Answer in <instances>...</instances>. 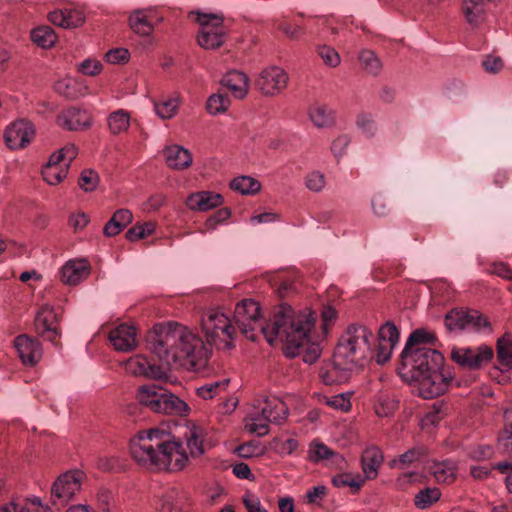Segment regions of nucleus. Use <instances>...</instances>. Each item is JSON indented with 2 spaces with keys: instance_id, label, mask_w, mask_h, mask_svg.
I'll return each instance as SVG.
<instances>
[{
  "instance_id": "nucleus-1",
  "label": "nucleus",
  "mask_w": 512,
  "mask_h": 512,
  "mask_svg": "<svg viewBox=\"0 0 512 512\" xmlns=\"http://www.w3.org/2000/svg\"><path fill=\"white\" fill-rule=\"evenodd\" d=\"M148 349L159 358L160 365L152 363L146 356L136 355L125 364L126 370L136 376L161 379L167 370L189 365L193 370L204 368L210 350L201 337L178 323L155 325L146 338Z\"/></svg>"
},
{
  "instance_id": "nucleus-2",
  "label": "nucleus",
  "mask_w": 512,
  "mask_h": 512,
  "mask_svg": "<svg viewBox=\"0 0 512 512\" xmlns=\"http://www.w3.org/2000/svg\"><path fill=\"white\" fill-rule=\"evenodd\" d=\"M130 453L140 467L149 471H180L189 461L182 442L171 440L158 428L140 431L132 438Z\"/></svg>"
},
{
  "instance_id": "nucleus-3",
  "label": "nucleus",
  "mask_w": 512,
  "mask_h": 512,
  "mask_svg": "<svg viewBox=\"0 0 512 512\" xmlns=\"http://www.w3.org/2000/svg\"><path fill=\"white\" fill-rule=\"evenodd\" d=\"M402 366L418 383L419 394L425 399L442 395L453 379L451 371L444 369V357L430 347H416L414 350L402 351Z\"/></svg>"
},
{
  "instance_id": "nucleus-4",
  "label": "nucleus",
  "mask_w": 512,
  "mask_h": 512,
  "mask_svg": "<svg viewBox=\"0 0 512 512\" xmlns=\"http://www.w3.org/2000/svg\"><path fill=\"white\" fill-rule=\"evenodd\" d=\"M315 322V312H295L290 306L281 305L274 315L272 324L262 328V334L271 345L276 339H280L284 343L283 353L289 358H294L309 342Z\"/></svg>"
},
{
  "instance_id": "nucleus-5",
  "label": "nucleus",
  "mask_w": 512,
  "mask_h": 512,
  "mask_svg": "<svg viewBox=\"0 0 512 512\" xmlns=\"http://www.w3.org/2000/svg\"><path fill=\"white\" fill-rule=\"evenodd\" d=\"M373 340L374 334L366 326L349 325L334 350L338 364L348 366L352 371L364 367L372 358Z\"/></svg>"
},
{
  "instance_id": "nucleus-6",
  "label": "nucleus",
  "mask_w": 512,
  "mask_h": 512,
  "mask_svg": "<svg viewBox=\"0 0 512 512\" xmlns=\"http://www.w3.org/2000/svg\"><path fill=\"white\" fill-rule=\"evenodd\" d=\"M201 328L210 345L223 350L234 348L236 330L229 317L219 309H209L202 315Z\"/></svg>"
},
{
  "instance_id": "nucleus-7",
  "label": "nucleus",
  "mask_w": 512,
  "mask_h": 512,
  "mask_svg": "<svg viewBox=\"0 0 512 512\" xmlns=\"http://www.w3.org/2000/svg\"><path fill=\"white\" fill-rule=\"evenodd\" d=\"M190 17L199 25L197 42L200 47L206 50L220 48L226 41L228 28L225 25V18L222 13H203L193 11Z\"/></svg>"
},
{
  "instance_id": "nucleus-8",
  "label": "nucleus",
  "mask_w": 512,
  "mask_h": 512,
  "mask_svg": "<svg viewBox=\"0 0 512 512\" xmlns=\"http://www.w3.org/2000/svg\"><path fill=\"white\" fill-rule=\"evenodd\" d=\"M234 319L241 333L249 340L255 341L256 330L265 326L261 325V313L259 303L253 299H243L237 303L234 311Z\"/></svg>"
},
{
  "instance_id": "nucleus-9",
  "label": "nucleus",
  "mask_w": 512,
  "mask_h": 512,
  "mask_svg": "<svg viewBox=\"0 0 512 512\" xmlns=\"http://www.w3.org/2000/svg\"><path fill=\"white\" fill-rule=\"evenodd\" d=\"M494 356L493 349L485 344L478 347H457L451 350V359L459 366L476 370L487 364Z\"/></svg>"
},
{
  "instance_id": "nucleus-10",
  "label": "nucleus",
  "mask_w": 512,
  "mask_h": 512,
  "mask_svg": "<svg viewBox=\"0 0 512 512\" xmlns=\"http://www.w3.org/2000/svg\"><path fill=\"white\" fill-rule=\"evenodd\" d=\"M82 473L79 471L66 472L60 475L51 487L53 505H66L80 491Z\"/></svg>"
},
{
  "instance_id": "nucleus-11",
  "label": "nucleus",
  "mask_w": 512,
  "mask_h": 512,
  "mask_svg": "<svg viewBox=\"0 0 512 512\" xmlns=\"http://www.w3.org/2000/svg\"><path fill=\"white\" fill-rule=\"evenodd\" d=\"M35 331L44 340L50 341L56 346L61 337L57 313L50 305H44L35 316Z\"/></svg>"
},
{
  "instance_id": "nucleus-12",
  "label": "nucleus",
  "mask_w": 512,
  "mask_h": 512,
  "mask_svg": "<svg viewBox=\"0 0 512 512\" xmlns=\"http://www.w3.org/2000/svg\"><path fill=\"white\" fill-rule=\"evenodd\" d=\"M288 83V75L277 66L265 68L259 75L256 85L262 94L273 96L280 93Z\"/></svg>"
},
{
  "instance_id": "nucleus-13",
  "label": "nucleus",
  "mask_w": 512,
  "mask_h": 512,
  "mask_svg": "<svg viewBox=\"0 0 512 512\" xmlns=\"http://www.w3.org/2000/svg\"><path fill=\"white\" fill-rule=\"evenodd\" d=\"M34 134V127L30 122L19 120L12 123L6 129L4 139L8 148L16 150L29 144Z\"/></svg>"
},
{
  "instance_id": "nucleus-14",
  "label": "nucleus",
  "mask_w": 512,
  "mask_h": 512,
  "mask_svg": "<svg viewBox=\"0 0 512 512\" xmlns=\"http://www.w3.org/2000/svg\"><path fill=\"white\" fill-rule=\"evenodd\" d=\"M14 347L24 365L34 366L42 358L41 344L27 334L17 336L14 339Z\"/></svg>"
},
{
  "instance_id": "nucleus-15",
  "label": "nucleus",
  "mask_w": 512,
  "mask_h": 512,
  "mask_svg": "<svg viewBox=\"0 0 512 512\" xmlns=\"http://www.w3.org/2000/svg\"><path fill=\"white\" fill-rule=\"evenodd\" d=\"M399 340V332L397 327L392 322H387L382 325L378 332V349L376 361L379 364L387 362L392 354V351Z\"/></svg>"
},
{
  "instance_id": "nucleus-16",
  "label": "nucleus",
  "mask_w": 512,
  "mask_h": 512,
  "mask_svg": "<svg viewBox=\"0 0 512 512\" xmlns=\"http://www.w3.org/2000/svg\"><path fill=\"white\" fill-rule=\"evenodd\" d=\"M56 123L67 131H80L92 124V118L86 110L69 108L58 114Z\"/></svg>"
},
{
  "instance_id": "nucleus-17",
  "label": "nucleus",
  "mask_w": 512,
  "mask_h": 512,
  "mask_svg": "<svg viewBox=\"0 0 512 512\" xmlns=\"http://www.w3.org/2000/svg\"><path fill=\"white\" fill-rule=\"evenodd\" d=\"M109 340L118 351L129 352L136 348V330L133 326L119 325L109 334Z\"/></svg>"
},
{
  "instance_id": "nucleus-18",
  "label": "nucleus",
  "mask_w": 512,
  "mask_h": 512,
  "mask_svg": "<svg viewBox=\"0 0 512 512\" xmlns=\"http://www.w3.org/2000/svg\"><path fill=\"white\" fill-rule=\"evenodd\" d=\"M90 273V265L85 259L70 260L61 269L64 284L74 286L85 280Z\"/></svg>"
},
{
  "instance_id": "nucleus-19",
  "label": "nucleus",
  "mask_w": 512,
  "mask_h": 512,
  "mask_svg": "<svg viewBox=\"0 0 512 512\" xmlns=\"http://www.w3.org/2000/svg\"><path fill=\"white\" fill-rule=\"evenodd\" d=\"M383 461V453L377 446H369L362 452L361 468L364 474V481L373 480L378 476L379 468Z\"/></svg>"
},
{
  "instance_id": "nucleus-20",
  "label": "nucleus",
  "mask_w": 512,
  "mask_h": 512,
  "mask_svg": "<svg viewBox=\"0 0 512 512\" xmlns=\"http://www.w3.org/2000/svg\"><path fill=\"white\" fill-rule=\"evenodd\" d=\"M156 13L150 9H139L129 16V26L138 35L148 36L154 31Z\"/></svg>"
},
{
  "instance_id": "nucleus-21",
  "label": "nucleus",
  "mask_w": 512,
  "mask_h": 512,
  "mask_svg": "<svg viewBox=\"0 0 512 512\" xmlns=\"http://www.w3.org/2000/svg\"><path fill=\"white\" fill-rule=\"evenodd\" d=\"M222 203V195L211 191L192 193L186 200L188 208L194 211H208L220 206Z\"/></svg>"
},
{
  "instance_id": "nucleus-22",
  "label": "nucleus",
  "mask_w": 512,
  "mask_h": 512,
  "mask_svg": "<svg viewBox=\"0 0 512 512\" xmlns=\"http://www.w3.org/2000/svg\"><path fill=\"white\" fill-rule=\"evenodd\" d=\"M399 399L390 390H380L374 397L373 409L380 418H390L399 407Z\"/></svg>"
},
{
  "instance_id": "nucleus-23",
  "label": "nucleus",
  "mask_w": 512,
  "mask_h": 512,
  "mask_svg": "<svg viewBox=\"0 0 512 512\" xmlns=\"http://www.w3.org/2000/svg\"><path fill=\"white\" fill-rule=\"evenodd\" d=\"M221 84L225 86L236 99L245 98L249 91V78L241 71H229L222 78Z\"/></svg>"
},
{
  "instance_id": "nucleus-24",
  "label": "nucleus",
  "mask_w": 512,
  "mask_h": 512,
  "mask_svg": "<svg viewBox=\"0 0 512 512\" xmlns=\"http://www.w3.org/2000/svg\"><path fill=\"white\" fill-rule=\"evenodd\" d=\"M350 371L352 370L348 366L339 365L336 355L333 354L332 362L320 368L319 377L324 384L333 385L346 381Z\"/></svg>"
},
{
  "instance_id": "nucleus-25",
  "label": "nucleus",
  "mask_w": 512,
  "mask_h": 512,
  "mask_svg": "<svg viewBox=\"0 0 512 512\" xmlns=\"http://www.w3.org/2000/svg\"><path fill=\"white\" fill-rule=\"evenodd\" d=\"M167 165L174 170H183L192 164V154L180 145H171L164 150Z\"/></svg>"
},
{
  "instance_id": "nucleus-26",
  "label": "nucleus",
  "mask_w": 512,
  "mask_h": 512,
  "mask_svg": "<svg viewBox=\"0 0 512 512\" xmlns=\"http://www.w3.org/2000/svg\"><path fill=\"white\" fill-rule=\"evenodd\" d=\"M262 416L270 423L280 424L288 416L287 405L277 397L265 399V405L261 408Z\"/></svg>"
},
{
  "instance_id": "nucleus-27",
  "label": "nucleus",
  "mask_w": 512,
  "mask_h": 512,
  "mask_svg": "<svg viewBox=\"0 0 512 512\" xmlns=\"http://www.w3.org/2000/svg\"><path fill=\"white\" fill-rule=\"evenodd\" d=\"M188 411L189 407L185 401L163 389L159 405L156 408L157 413L182 415Z\"/></svg>"
},
{
  "instance_id": "nucleus-28",
  "label": "nucleus",
  "mask_w": 512,
  "mask_h": 512,
  "mask_svg": "<svg viewBox=\"0 0 512 512\" xmlns=\"http://www.w3.org/2000/svg\"><path fill=\"white\" fill-rule=\"evenodd\" d=\"M497 368L501 371H512V336L504 335L497 340Z\"/></svg>"
},
{
  "instance_id": "nucleus-29",
  "label": "nucleus",
  "mask_w": 512,
  "mask_h": 512,
  "mask_svg": "<svg viewBox=\"0 0 512 512\" xmlns=\"http://www.w3.org/2000/svg\"><path fill=\"white\" fill-rule=\"evenodd\" d=\"M133 220V214L128 209H118L105 224L103 233L107 237L118 235Z\"/></svg>"
},
{
  "instance_id": "nucleus-30",
  "label": "nucleus",
  "mask_w": 512,
  "mask_h": 512,
  "mask_svg": "<svg viewBox=\"0 0 512 512\" xmlns=\"http://www.w3.org/2000/svg\"><path fill=\"white\" fill-rule=\"evenodd\" d=\"M183 437L185 438L186 446L192 457L200 456L204 453V430L201 427L196 426L195 424L187 426Z\"/></svg>"
},
{
  "instance_id": "nucleus-31",
  "label": "nucleus",
  "mask_w": 512,
  "mask_h": 512,
  "mask_svg": "<svg viewBox=\"0 0 512 512\" xmlns=\"http://www.w3.org/2000/svg\"><path fill=\"white\" fill-rule=\"evenodd\" d=\"M0 512H52V510L44 505L40 498L33 497L26 499L24 502H10L2 506Z\"/></svg>"
},
{
  "instance_id": "nucleus-32",
  "label": "nucleus",
  "mask_w": 512,
  "mask_h": 512,
  "mask_svg": "<svg viewBox=\"0 0 512 512\" xmlns=\"http://www.w3.org/2000/svg\"><path fill=\"white\" fill-rule=\"evenodd\" d=\"M427 455V449L423 445H416L406 452L393 459L391 462L392 467L399 469H406L412 464L421 461Z\"/></svg>"
},
{
  "instance_id": "nucleus-33",
  "label": "nucleus",
  "mask_w": 512,
  "mask_h": 512,
  "mask_svg": "<svg viewBox=\"0 0 512 512\" xmlns=\"http://www.w3.org/2000/svg\"><path fill=\"white\" fill-rule=\"evenodd\" d=\"M131 115L124 109L111 112L107 117L108 130L112 135H119L128 131Z\"/></svg>"
},
{
  "instance_id": "nucleus-34",
  "label": "nucleus",
  "mask_w": 512,
  "mask_h": 512,
  "mask_svg": "<svg viewBox=\"0 0 512 512\" xmlns=\"http://www.w3.org/2000/svg\"><path fill=\"white\" fill-rule=\"evenodd\" d=\"M162 391L163 388L158 385H144L138 389L137 398L142 405L156 412V408L158 407L161 399Z\"/></svg>"
},
{
  "instance_id": "nucleus-35",
  "label": "nucleus",
  "mask_w": 512,
  "mask_h": 512,
  "mask_svg": "<svg viewBox=\"0 0 512 512\" xmlns=\"http://www.w3.org/2000/svg\"><path fill=\"white\" fill-rule=\"evenodd\" d=\"M309 459L312 462L332 459L333 463L338 465L340 468H342V465L345 463V459L342 455L331 450L323 443H316L310 447Z\"/></svg>"
},
{
  "instance_id": "nucleus-36",
  "label": "nucleus",
  "mask_w": 512,
  "mask_h": 512,
  "mask_svg": "<svg viewBox=\"0 0 512 512\" xmlns=\"http://www.w3.org/2000/svg\"><path fill=\"white\" fill-rule=\"evenodd\" d=\"M457 467L451 461H442L434 463L431 467V473L438 483H452L456 478Z\"/></svg>"
},
{
  "instance_id": "nucleus-37",
  "label": "nucleus",
  "mask_w": 512,
  "mask_h": 512,
  "mask_svg": "<svg viewBox=\"0 0 512 512\" xmlns=\"http://www.w3.org/2000/svg\"><path fill=\"white\" fill-rule=\"evenodd\" d=\"M230 188L242 195H254L261 189V183L251 176H238L230 182Z\"/></svg>"
},
{
  "instance_id": "nucleus-38",
  "label": "nucleus",
  "mask_w": 512,
  "mask_h": 512,
  "mask_svg": "<svg viewBox=\"0 0 512 512\" xmlns=\"http://www.w3.org/2000/svg\"><path fill=\"white\" fill-rule=\"evenodd\" d=\"M31 40L43 49L53 47L57 41V35L50 26H40L31 31Z\"/></svg>"
},
{
  "instance_id": "nucleus-39",
  "label": "nucleus",
  "mask_w": 512,
  "mask_h": 512,
  "mask_svg": "<svg viewBox=\"0 0 512 512\" xmlns=\"http://www.w3.org/2000/svg\"><path fill=\"white\" fill-rule=\"evenodd\" d=\"M313 124L318 128L329 127L334 122V112L327 106H314L309 110Z\"/></svg>"
},
{
  "instance_id": "nucleus-40",
  "label": "nucleus",
  "mask_w": 512,
  "mask_h": 512,
  "mask_svg": "<svg viewBox=\"0 0 512 512\" xmlns=\"http://www.w3.org/2000/svg\"><path fill=\"white\" fill-rule=\"evenodd\" d=\"M441 497V492L437 487H427L420 490L414 497V504L419 509H427L436 503Z\"/></svg>"
},
{
  "instance_id": "nucleus-41",
  "label": "nucleus",
  "mask_w": 512,
  "mask_h": 512,
  "mask_svg": "<svg viewBox=\"0 0 512 512\" xmlns=\"http://www.w3.org/2000/svg\"><path fill=\"white\" fill-rule=\"evenodd\" d=\"M468 310L454 309L448 312L444 319L445 327L450 332L465 330Z\"/></svg>"
},
{
  "instance_id": "nucleus-42",
  "label": "nucleus",
  "mask_w": 512,
  "mask_h": 512,
  "mask_svg": "<svg viewBox=\"0 0 512 512\" xmlns=\"http://www.w3.org/2000/svg\"><path fill=\"white\" fill-rule=\"evenodd\" d=\"M331 482L337 488L350 487L358 491L363 486L364 479L359 474L344 472L333 476Z\"/></svg>"
},
{
  "instance_id": "nucleus-43",
  "label": "nucleus",
  "mask_w": 512,
  "mask_h": 512,
  "mask_svg": "<svg viewBox=\"0 0 512 512\" xmlns=\"http://www.w3.org/2000/svg\"><path fill=\"white\" fill-rule=\"evenodd\" d=\"M230 380L224 378L219 381H213L197 388V395L204 400L212 399L222 391L226 390Z\"/></svg>"
},
{
  "instance_id": "nucleus-44",
  "label": "nucleus",
  "mask_w": 512,
  "mask_h": 512,
  "mask_svg": "<svg viewBox=\"0 0 512 512\" xmlns=\"http://www.w3.org/2000/svg\"><path fill=\"white\" fill-rule=\"evenodd\" d=\"M465 323V330H473L475 332H480L485 329L491 330V325L487 317L477 310H468V317Z\"/></svg>"
},
{
  "instance_id": "nucleus-45",
  "label": "nucleus",
  "mask_w": 512,
  "mask_h": 512,
  "mask_svg": "<svg viewBox=\"0 0 512 512\" xmlns=\"http://www.w3.org/2000/svg\"><path fill=\"white\" fill-rule=\"evenodd\" d=\"M434 336L424 329H417L413 331L403 349V351L414 350L416 347H427L426 344L432 342Z\"/></svg>"
},
{
  "instance_id": "nucleus-46",
  "label": "nucleus",
  "mask_w": 512,
  "mask_h": 512,
  "mask_svg": "<svg viewBox=\"0 0 512 512\" xmlns=\"http://www.w3.org/2000/svg\"><path fill=\"white\" fill-rule=\"evenodd\" d=\"M359 61L362 68L371 75H377L382 67L380 60L371 50H363L360 52Z\"/></svg>"
},
{
  "instance_id": "nucleus-47",
  "label": "nucleus",
  "mask_w": 512,
  "mask_h": 512,
  "mask_svg": "<svg viewBox=\"0 0 512 512\" xmlns=\"http://www.w3.org/2000/svg\"><path fill=\"white\" fill-rule=\"evenodd\" d=\"M68 174V168L63 166L45 165L42 168L43 179L49 185H56L60 183Z\"/></svg>"
},
{
  "instance_id": "nucleus-48",
  "label": "nucleus",
  "mask_w": 512,
  "mask_h": 512,
  "mask_svg": "<svg viewBox=\"0 0 512 512\" xmlns=\"http://www.w3.org/2000/svg\"><path fill=\"white\" fill-rule=\"evenodd\" d=\"M230 106V100L223 94L211 95L206 103V109L211 115L224 113Z\"/></svg>"
},
{
  "instance_id": "nucleus-49",
  "label": "nucleus",
  "mask_w": 512,
  "mask_h": 512,
  "mask_svg": "<svg viewBox=\"0 0 512 512\" xmlns=\"http://www.w3.org/2000/svg\"><path fill=\"white\" fill-rule=\"evenodd\" d=\"M178 106L177 98H168L155 104V112L161 119H171L176 115Z\"/></svg>"
},
{
  "instance_id": "nucleus-50",
  "label": "nucleus",
  "mask_w": 512,
  "mask_h": 512,
  "mask_svg": "<svg viewBox=\"0 0 512 512\" xmlns=\"http://www.w3.org/2000/svg\"><path fill=\"white\" fill-rule=\"evenodd\" d=\"M99 182L100 178L96 171L85 169L81 172L78 184L84 192H92L98 187Z\"/></svg>"
},
{
  "instance_id": "nucleus-51",
  "label": "nucleus",
  "mask_w": 512,
  "mask_h": 512,
  "mask_svg": "<svg viewBox=\"0 0 512 512\" xmlns=\"http://www.w3.org/2000/svg\"><path fill=\"white\" fill-rule=\"evenodd\" d=\"M266 448L258 441H249L237 447V453L242 458H253L264 455Z\"/></svg>"
},
{
  "instance_id": "nucleus-52",
  "label": "nucleus",
  "mask_w": 512,
  "mask_h": 512,
  "mask_svg": "<svg viewBox=\"0 0 512 512\" xmlns=\"http://www.w3.org/2000/svg\"><path fill=\"white\" fill-rule=\"evenodd\" d=\"M154 230L155 225L151 222L136 224L126 232L125 236L129 241L134 242L151 235Z\"/></svg>"
},
{
  "instance_id": "nucleus-53",
  "label": "nucleus",
  "mask_w": 512,
  "mask_h": 512,
  "mask_svg": "<svg viewBox=\"0 0 512 512\" xmlns=\"http://www.w3.org/2000/svg\"><path fill=\"white\" fill-rule=\"evenodd\" d=\"M268 423L270 422L263 418L261 413L259 415L251 416L250 422L246 423L245 428L248 432L255 433L259 437H263L269 433Z\"/></svg>"
},
{
  "instance_id": "nucleus-54",
  "label": "nucleus",
  "mask_w": 512,
  "mask_h": 512,
  "mask_svg": "<svg viewBox=\"0 0 512 512\" xmlns=\"http://www.w3.org/2000/svg\"><path fill=\"white\" fill-rule=\"evenodd\" d=\"M160 502L158 512H183L177 500V493L174 490L164 493Z\"/></svg>"
},
{
  "instance_id": "nucleus-55",
  "label": "nucleus",
  "mask_w": 512,
  "mask_h": 512,
  "mask_svg": "<svg viewBox=\"0 0 512 512\" xmlns=\"http://www.w3.org/2000/svg\"><path fill=\"white\" fill-rule=\"evenodd\" d=\"M321 347L318 343L312 342L309 338V342L301 349V353L298 356L302 357L305 363H315L321 355Z\"/></svg>"
},
{
  "instance_id": "nucleus-56",
  "label": "nucleus",
  "mask_w": 512,
  "mask_h": 512,
  "mask_svg": "<svg viewBox=\"0 0 512 512\" xmlns=\"http://www.w3.org/2000/svg\"><path fill=\"white\" fill-rule=\"evenodd\" d=\"M75 83L76 81L72 78H64L58 80L55 83L54 89L56 93H58L61 96H64L66 98H75L77 96V93L75 91Z\"/></svg>"
},
{
  "instance_id": "nucleus-57",
  "label": "nucleus",
  "mask_w": 512,
  "mask_h": 512,
  "mask_svg": "<svg viewBox=\"0 0 512 512\" xmlns=\"http://www.w3.org/2000/svg\"><path fill=\"white\" fill-rule=\"evenodd\" d=\"M318 54L324 63L330 67H336L340 63V56L333 47L327 45L320 46Z\"/></svg>"
},
{
  "instance_id": "nucleus-58",
  "label": "nucleus",
  "mask_w": 512,
  "mask_h": 512,
  "mask_svg": "<svg viewBox=\"0 0 512 512\" xmlns=\"http://www.w3.org/2000/svg\"><path fill=\"white\" fill-rule=\"evenodd\" d=\"M324 401L328 406L337 410L348 411L351 408L350 398L343 393L329 397L325 396Z\"/></svg>"
},
{
  "instance_id": "nucleus-59",
  "label": "nucleus",
  "mask_w": 512,
  "mask_h": 512,
  "mask_svg": "<svg viewBox=\"0 0 512 512\" xmlns=\"http://www.w3.org/2000/svg\"><path fill=\"white\" fill-rule=\"evenodd\" d=\"M356 124L358 128L369 137H373L377 131L375 121L371 115H359Z\"/></svg>"
},
{
  "instance_id": "nucleus-60",
  "label": "nucleus",
  "mask_w": 512,
  "mask_h": 512,
  "mask_svg": "<svg viewBox=\"0 0 512 512\" xmlns=\"http://www.w3.org/2000/svg\"><path fill=\"white\" fill-rule=\"evenodd\" d=\"M231 216L229 208H221L211 215L205 222L207 230H214L219 224L226 221Z\"/></svg>"
},
{
  "instance_id": "nucleus-61",
  "label": "nucleus",
  "mask_w": 512,
  "mask_h": 512,
  "mask_svg": "<svg viewBox=\"0 0 512 512\" xmlns=\"http://www.w3.org/2000/svg\"><path fill=\"white\" fill-rule=\"evenodd\" d=\"M325 183V176L317 171L309 173L305 179L306 187L313 192L321 191L324 188Z\"/></svg>"
},
{
  "instance_id": "nucleus-62",
  "label": "nucleus",
  "mask_w": 512,
  "mask_h": 512,
  "mask_svg": "<svg viewBox=\"0 0 512 512\" xmlns=\"http://www.w3.org/2000/svg\"><path fill=\"white\" fill-rule=\"evenodd\" d=\"M64 15V28H76L84 23V15L78 10L65 9Z\"/></svg>"
},
{
  "instance_id": "nucleus-63",
  "label": "nucleus",
  "mask_w": 512,
  "mask_h": 512,
  "mask_svg": "<svg viewBox=\"0 0 512 512\" xmlns=\"http://www.w3.org/2000/svg\"><path fill=\"white\" fill-rule=\"evenodd\" d=\"M78 71L87 76H95L102 71V64L94 59H86L79 64Z\"/></svg>"
},
{
  "instance_id": "nucleus-64",
  "label": "nucleus",
  "mask_w": 512,
  "mask_h": 512,
  "mask_svg": "<svg viewBox=\"0 0 512 512\" xmlns=\"http://www.w3.org/2000/svg\"><path fill=\"white\" fill-rule=\"evenodd\" d=\"M242 501L247 512H268L262 507L259 498L250 492H246L242 496Z\"/></svg>"
}]
</instances>
